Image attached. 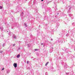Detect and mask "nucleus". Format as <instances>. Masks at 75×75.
Listing matches in <instances>:
<instances>
[{
	"mask_svg": "<svg viewBox=\"0 0 75 75\" xmlns=\"http://www.w3.org/2000/svg\"><path fill=\"white\" fill-rule=\"evenodd\" d=\"M13 66H14L15 68H17V63H14L13 64Z\"/></svg>",
	"mask_w": 75,
	"mask_h": 75,
	"instance_id": "nucleus-1",
	"label": "nucleus"
},
{
	"mask_svg": "<svg viewBox=\"0 0 75 75\" xmlns=\"http://www.w3.org/2000/svg\"><path fill=\"white\" fill-rule=\"evenodd\" d=\"M49 63V62H47L45 64V66H47L48 64Z\"/></svg>",
	"mask_w": 75,
	"mask_h": 75,
	"instance_id": "nucleus-2",
	"label": "nucleus"
},
{
	"mask_svg": "<svg viewBox=\"0 0 75 75\" xmlns=\"http://www.w3.org/2000/svg\"><path fill=\"white\" fill-rule=\"evenodd\" d=\"M20 57V54H18L17 56V57L18 58H19V57Z\"/></svg>",
	"mask_w": 75,
	"mask_h": 75,
	"instance_id": "nucleus-3",
	"label": "nucleus"
},
{
	"mask_svg": "<svg viewBox=\"0 0 75 75\" xmlns=\"http://www.w3.org/2000/svg\"><path fill=\"white\" fill-rule=\"evenodd\" d=\"M15 45H16V44H13L12 45V46H13V47L15 46Z\"/></svg>",
	"mask_w": 75,
	"mask_h": 75,
	"instance_id": "nucleus-4",
	"label": "nucleus"
},
{
	"mask_svg": "<svg viewBox=\"0 0 75 75\" xmlns=\"http://www.w3.org/2000/svg\"><path fill=\"white\" fill-rule=\"evenodd\" d=\"M38 49H35V50H34L35 51H38Z\"/></svg>",
	"mask_w": 75,
	"mask_h": 75,
	"instance_id": "nucleus-5",
	"label": "nucleus"
},
{
	"mask_svg": "<svg viewBox=\"0 0 75 75\" xmlns=\"http://www.w3.org/2000/svg\"><path fill=\"white\" fill-rule=\"evenodd\" d=\"M14 38H15V39H16V36L15 35H14Z\"/></svg>",
	"mask_w": 75,
	"mask_h": 75,
	"instance_id": "nucleus-6",
	"label": "nucleus"
},
{
	"mask_svg": "<svg viewBox=\"0 0 75 75\" xmlns=\"http://www.w3.org/2000/svg\"><path fill=\"white\" fill-rule=\"evenodd\" d=\"M24 25H25V27H27V24H26V23H25Z\"/></svg>",
	"mask_w": 75,
	"mask_h": 75,
	"instance_id": "nucleus-7",
	"label": "nucleus"
},
{
	"mask_svg": "<svg viewBox=\"0 0 75 75\" xmlns=\"http://www.w3.org/2000/svg\"><path fill=\"white\" fill-rule=\"evenodd\" d=\"M3 7L1 6H0V9H2Z\"/></svg>",
	"mask_w": 75,
	"mask_h": 75,
	"instance_id": "nucleus-8",
	"label": "nucleus"
},
{
	"mask_svg": "<svg viewBox=\"0 0 75 75\" xmlns=\"http://www.w3.org/2000/svg\"><path fill=\"white\" fill-rule=\"evenodd\" d=\"M4 46H5V44H4L3 45V47H4Z\"/></svg>",
	"mask_w": 75,
	"mask_h": 75,
	"instance_id": "nucleus-9",
	"label": "nucleus"
},
{
	"mask_svg": "<svg viewBox=\"0 0 75 75\" xmlns=\"http://www.w3.org/2000/svg\"><path fill=\"white\" fill-rule=\"evenodd\" d=\"M0 53H2V52H3V51H0Z\"/></svg>",
	"mask_w": 75,
	"mask_h": 75,
	"instance_id": "nucleus-10",
	"label": "nucleus"
},
{
	"mask_svg": "<svg viewBox=\"0 0 75 75\" xmlns=\"http://www.w3.org/2000/svg\"><path fill=\"white\" fill-rule=\"evenodd\" d=\"M28 63H29V62H28V61H27V64H28Z\"/></svg>",
	"mask_w": 75,
	"mask_h": 75,
	"instance_id": "nucleus-11",
	"label": "nucleus"
},
{
	"mask_svg": "<svg viewBox=\"0 0 75 75\" xmlns=\"http://www.w3.org/2000/svg\"><path fill=\"white\" fill-rule=\"evenodd\" d=\"M9 73V71H8V72H7V73L8 74V73Z\"/></svg>",
	"mask_w": 75,
	"mask_h": 75,
	"instance_id": "nucleus-12",
	"label": "nucleus"
},
{
	"mask_svg": "<svg viewBox=\"0 0 75 75\" xmlns=\"http://www.w3.org/2000/svg\"><path fill=\"white\" fill-rule=\"evenodd\" d=\"M51 41H52V40H53L52 39H51Z\"/></svg>",
	"mask_w": 75,
	"mask_h": 75,
	"instance_id": "nucleus-13",
	"label": "nucleus"
},
{
	"mask_svg": "<svg viewBox=\"0 0 75 75\" xmlns=\"http://www.w3.org/2000/svg\"><path fill=\"white\" fill-rule=\"evenodd\" d=\"M4 68H3L2 69V70H4Z\"/></svg>",
	"mask_w": 75,
	"mask_h": 75,
	"instance_id": "nucleus-14",
	"label": "nucleus"
},
{
	"mask_svg": "<svg viewBox=\"0 0 75 75\" xmlns=\"http://www.w3.org/2000/svg\"><path fill=\"white\" fill-rule=\"evenodd\" d=\"M41 45H43V43H42V44H41Z\"/></svg>",
	"mask_w": 75,
	"mask_h": 75,
	"instance_id": "nucleus-15",
	"label": "nucleus"
},
{
	"mask_svg": "<svg viewBox=\"0 0 75 75\" xmlns=\"http://www.w3.org/2000/svg\"><path fill=\"white\" fill-rule=\"evenodd\" d=\"M42 1H44V0H41Z\"/></svg>",
	"mask_w": 75,
	"mask_h": 75,
	"instance_id": "nucleus-16",
	"label": "nucleus"
},
{
	"mask_svg": "<svg viewBox=\"0 0 75 75\" xmlns=\"http://www.w3.org/2000/svg\"><path fill=\"white\" fill-rule=\"evenodd\" d=\"M22 14H23V12H22Z\"/></svg>",
	"mask_w": 75,
	"mask_h": 75,
	"instance_id": "nucleus-17",
	"label": "nucleus"
},
{
	"mask_svg": "<svg viewBox=\"0 0 75 75\" xmlns=\"http://www.w3.org/2000/svg\"><path fill=\"white\" fill-rule=\"evenodd\" d=\"M1 29V27H0V29Z\"/></svg>",
	"mask_w": 75,
	"mask_h": 75,
	"instance_id": "nucleus-18",
	"label": "nucleus"
}]
</instances>
